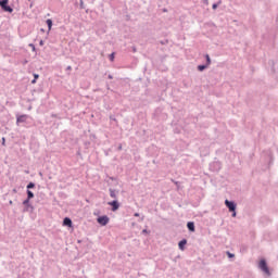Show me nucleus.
I'll use <instances>...</instances> for the list:
<instances>
[{
	"mask_svg": "<svg viewBox=\"0 0 278 278\" xmlns=\"http://www.w3.org/2000/svg\"><path fill=\"white\" fill-rule=\"evenodd\" d=\"M257 268L265 275V277H273V271L270 270V267L268 266V261H266L265 257H262L258 260Z\"/></svg>",
	"mask_w": 278,
	"mask_h": 278,
	"instance_id": "nucleus-1",
	"label": "nucleus"
},
{
	"mask_svg": "<svg viewBox=\"0 0 278 278\" xmlns=\"http://www.w3.org/2000/svg\"><path fill=\"white\" fill-rule=\"evenodd\" d=\"M262 160H264V162L266 164H268V166H273V152L270 150H264L261 154Z\"/></svg>",
	"mask_w": 278,
	"mask_h": 278,
	"instance_id": "nucleus-2",
	"label": "nucleus"
},
{
	"mask_svg": "<svg viewBox=\"0 0 278 278\" xmlns=\"http://www.w3.org/2000/svg\"><path fill=\"white\" fill-rule=\"evenodd\" d=\"M9 0H0V7L4 12H10L12 14L14 12V9H12L10 5H8Z\"/></svg>",
	"mask_w": 278,
	"mask_h": 278,
	"instance_id": "nucleus-3",
	"label": "nucleus"
},
{
	"mask_svg": "<svg viewBox=\"0 0 278 278\" xmlns=\"http://www.w3.org/2000/svg\"><path fill=\"white\" fill-rule=\"evenodd\" d=\"M225 205L229 212H232V217L236 218V204L229 200H225Z\"/></svg>",
	"mask_w": 278,
	"mask_h": 278,
	"instance_id": "nucleus-4",
	"label": "nucleus"
},
{
	"mask_svg": "<svg viewBox=\"0 0 278 278\" xmlns=\"http://www.w3.org/2000/svg\"><path fill=\"white\" fill-rule=\"evenodd\" d=\"M97 223H99V225H101L102 227H105V225L110 223V217H108V215L100 216L97 218Z\"/></svg>",
	"mask_w": 278,
	"mask_h": 278,
	"instance_id": "nucleus-5",
	"label": "nucleus"
},
{
	"mask_svg": "<svg viewBox=\"0 0 278 278\" xmlns=\"http://www.w3.org/2000/svg\"><path fill=\"white\" fill-rule=\"evenodd\" d=\"M27 121V115H20L16 118V125H21V123H26Z\"/></svg>",
	"mask_w": 278,
	"mask_h": 278,
	"instance_id": "nucleus-6",
	"label": "nucleus"
},
{
	"mask_svg": "<svg viewBox=\"0 0 278 278\" xmlns=\"http://www.w3.org/2000/svg\"><path fill=\"white\" fill-rule=\"evenodd\" d=\"M109 205H112V212H116L118 207H121V204H118V201L114 200L113 202H109Z\"/></svg>",
	"mask_w": 278,
	"mask_h": 278,
	"instance_id": "nucleus-7",
	"label": "nucleus"
},
{
	"mask_svg": "<svg viewBox=\"0 0 278 278\" xmlns=\"http://www.w3.org/2000/svg\"><path fill=\"white\" fill-rule=\"evenodd\" d=\"M63 225H64L65 227H73V220H71V218H68V217H65V218L63 219Z\"/></svg>",
	"mask_w": 278,
	"mask_h": 278,
	"instance_id": "nucleus-8",
	"label": "nucleus"
},
{
	"mask_svg": "<svg viewBox=\"0 0 278 278\" xmlns=\"http://www.w3.org/2000/svg\"><path fill=\"white\" fill-rule=\"evenodd\" d=\"M187 242H188V241H186V240H181V241L178 243V247H179L180 251H184V248L186 247Z\"/></svg>",
	"mask_w": 278,
	"mask_h": 278,
	"instance_id": "nucleus-9",
	"label": "nucleus"
},
{
	"mask_svg": "<svg viewBox=\"0 0 278 278\" xmlns=\"http://www.w3.org/2000/svg\"><path fill=\"white\" fill-rule=\"evenodd\" d=\"M187 227H188L189 231H194V223L189 222V223L187 224Z\"/></svg>",
	"mask_w": 278,
	"mask_h": 278,
	"instance_id": "nucleus-10",
	"label": "nucleus"
},
{
	"mask_svg": "<svg viewBox=\"0 0 278 278\" xmlns=\"http://www.w3.org/2000/svg\"><path fill=\"white\" fill-rule=\"evenodd\" d=\"M47 25H48V29H49V31H51V27H53V21H51V20H47Z\"/></svg>",
	"mask_w": 278,
	"mask_h": 278,
	"instance_id": "nucleus-11",
	"label": "nucleus"
},
{
	"mask_svg": "<svg viewBox=\"0 0 278 278\" xmlns=\"http://www.w3.org/2000/svg\"><path fill=\"white\" fill-rule=\"evenodd\" d=\"M110 197L112 199H116V192L114 190H110Z\"/></svg>",
	"mask_w": 278,
	"mask_h": 278,
	"instance_id": "nucleus-12",
	"label": "nucleus"
},
{
	"mask_svg": "<svg viewBox=\"0 0 278 278\" xmlns=\"http://www.w3.org/2000/svg\"><path fill=\"white\" fill-rule=\"evenodd\" d=\"M206 64L210 66L212 64V60L210 59V54H206Z\"/></svg>",
	"mask_w": 278,
	"mask_h": 278,
	"instance_id": "nucleus-13",
	"label": "nucleus"
},
{
	"mask_svg": "<svg viewBox=\"0 0 278 278\" xmlns=\"http://www.w3.org/2000/svg\"><path fill=\"white\" fill-rule=\"evenodd\" d=\"M27 197H28V200L29 199H34V192H31V191H27Z\"/></svg>",
	"mask_w": 278,
	"mask_h": 278,
	"instance_id": "nucleus-14",
	"label": "nucleus"
},
{
	"mask_svg": "<svg viewBox=\"0 0 278 278\" xmlns=\"http://www.w3.org/2000/svg\"><path fill=\"white\" fill-rule=\"evenodd\" d=\"M205 68H207V66H205V65H199L198 66V71H205Z\"/></svg>",
	"mask_w": 278,
	"mask_h": 278,
	"instance_id": "nucleus-15",
	"label": "nucleus"
},
{
	"mask_svg": "<svg viewBox=\"0 0 278 278\" xmlns=\"http://www.w3.org/2000/svg\"><path fill=\"white\" fill-rule=\"evenodd\" d=\"M36 187V185L34 184V182H29L28 185H27V189L29 190V189H31V188H35Z\"/></svg>",
	"mask_w": 278,
	"mask_h": 278,
	"instance_id": "nucleus-16",
	"label": "nucleus"
},
{
	"mask_svg": "<svg viewBox=\"0 0 278 278\" xmlns=\"http://www.w3.org/2000/svg\"><path fill=\"white\" fill-rule=\"evenodd\" d=\"M269 64H271V71L275 73V61H269Z\"/></svg>",
	"mask_w": 278,
	"mask_h": 278,
	"instance_id": "nucleus-17",
	"label": "nucleus"
},
{
	"mask_svg": "<svg viewBox=\"0 0 278 278\" xmlns=\"http://www.w3.org/2000/svg\"><path fill=\"white\" fill-rule=\"evenodd\" d=\"M226 255L228 256V257H236V255L235 254H232L231 252H226Z\"/></svg>",
	"mask_w": 278,
	"mask_h": 278,
	"instance_id": "nucleus-18",
	"label": "nucleus"
},
{
	"mask_svg": "<svg viewBox=\"0 0 278 278\" xmlns=\"http://www.w3.org/2000/svg\"><path fill=\"white\" fill-rule=\"evenodd\" d=\"M109 58H110L111 62H114V53H111Z\"/></svg>",
	"mask_w": 278,
	"mask_h": 278,
	"instance_id": "nucleus-19",
	"label": "nucleus"
},
{
	"mask_svg": "<svg viewBox=\"0 0 278 278\" xmlns=\"http://www.w3.org/2000/svg\"><path fill=\"white\" fill-rule=\"evenodd\" d=\"M29 47H31L33 51H36V46L30 43Z\"/></svg>",
	"mask_w": 278,
	"mask_h": 278,
	"instance_id": "nucleus-20",
	"label": "nucleus"
},
{
	"mask_svg": "<svg viewBox=\"0 0 278 278\" xmlns=\"http://www.w3.org/2000/svg\"><path fill=\"white\" fill-rule=\"evenodd\" d=\"M23 203H24V205H27V203H29V198L27 200H25Z\"/></svg>",
	"mask_w": 278,
	"mask_h": 278,
	"instance_id": "nucleus-21",
	"label": "nucleus"
},
{
	"mask_svg": "<svg viewBox=\"0 0 278 278\" xmlns=\"http://www.w3.org/2000/svg\"><path fill=\"white\" fill-rule=\"evenodd\" d=\"M218 8V4H213V10H216Z\"/></svg>",
	"mask_w": 278,
	"mask_h": 278,
	"instance_id": "nucleus-22",
	"label": "nucleus"
},
{
	"mask_svg": "<svg viewBox=\"0 0 278 278\" xmlns=\"http://www.w3.org/2000/svg\"><path fill=\"white\" fill-rule=\"evenodd\" d=\"M35 79H38L40 76L38 74L34 75Z\"/></svg>",
	"mask_w": 278,
	"mask_h": 278,
	"instance_id": "nucleus-23",
	"label": "nucleus"
},
{
	"mask_svg": "<svg viewBox=\"0 0 278 278\" xmlns=\"http://www.w3.org/2000/svg\"><path fill=\"white\" fill-rule=\"evenodd\" d=\"M39 45H40V47H42V45H45V41L41 40V41L39 42Z\"/></svg>",
	"mask_w": 278,
	"mask_h": 278,
	"instance_id": "nucleus-24",
	"label": "nucleus"
},
{
	"mask_svg": "<svg viewBox=\"0 0 278 278\" xmlns=\"http://www.w3.org/2000/svg\"><path fill=\"white\" fill-rule=\"evenodd\" d=\"M36 80H37V79H36V78H34V79L31 80V84H36Z\"/></svg>",
	"mask_w": 278,
	"mask_h": 278,
	"instance_id": "nucleus-25",
	"label": "nucleus"
},
{
	"mask_svg": "<svg viewBox=\"0 0 278 278\" xmlns=\"http://www.w3.org/2000/svg\"><path fill=\"white\" fill-rule=\"evenodd\" d=\"M135 216L138 217V216H140V214L139 213H135Z\"/></svg>",
	"mask_w": 278,
	"mask_h": 278,
	"instance_id": "nucleus-26",
	"label": "nucleus"
},
{
	"mask_svg": "<svg viewBox=\"0 0 278 278\" xmlns=\"http://www.w3.org/2000/svg\"><path fill=\"white\" fill-rule=\"evenodd\" d=\"M142 233H147V229L142 230Z\"/></svg>",
	"mask_w": 278,
	"mask_h": 278,
	"instance_id": "nucleus-27",
	"label": "nucleus"
}]
</instances>
